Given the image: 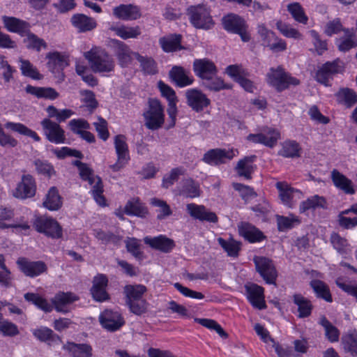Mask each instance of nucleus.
Instances as JSON below:
<instances>
[{"label": "nucleus", "instance_id": "f257e3e1", "mask_svg": "<svg viewBox=\"0 0 357 357\" xmlns=\"http://www.w3.org/2000/svg\"><path fill=\"white\" fill-rule=\"evenodd\" d=\"M24 298L46 312H51L53 307L58 312H67L68 305L78 300V297L70 292L56 294L52 301V304L37 294L26 293L24 294Z\"/></svg>", "mask_w": 357, "mask_h": 357}, {"label": "nucleus", "instance_id": "f03ea898", "mask_svg": "<svg viewBox=\"0 0 357 357\" xmlns=\"http://www.w3.org/2000/svg\"><path fill=\"white\" fill-rule=\"evenodd\" d=\"M84 56L88 61L91 70L94 73H110L114 70V59L102 48L93 47L91 50L84 52Z\"/></svg>", "mask_w": 357, "mask_h": 357}, {"label": "nucleus", "instance_id": "7ed1b4c3", "mask_svg": "<svg viewBox=\"0 0 357 357\" xmlns=\"http://www.w3.org/2000/svg\"><path fill=\"white\" fill-rule=\"evenodd\" d=\"M146 291V287L142 284H128L124 287L126 303L130 311L135 314H142L146 310V301L142 299Z\"/></svg>", "mask_w": 357, "mask_h": 357}, {"label": "nucleus", "instance_id": "20e7f679", "mask_svg": "<svg viewBox=\"0 0 357 357\" xmlns=\"http://www.w3.org/2000/svg\"><path fill=\"white\" fill-rule=\"evenodd\" d=\"M145 126L152 130H158L165 122L164 109L160 102L157 99H149V107L144 112Z\"/></svg>", "mask_w": 357, "mask_h": 357}, {"label": "nucleus", "instance_id": "39448f33", "mask_svg": "<svg viewBox=\"0 0 357 357\" xmlns=\"http://www.w3.org/2000/svg\"><path fill=\"white\" fill-rule=\"evenodd\" d=\"M267 81L279 92L288 89L291 85L297 86L300 84L299 79L291 76L280 66L271 69L267 74Z\"/></svg>", "mask_w": 357, "mask_h": 357}, {"label": "nucleus", "instance_id": "423d86ee", "mask_svg": "<svg viewBox=\"0 0 357 357\" xmlns=\"http://www.w3.org/2000/svg\"><path fill=\"white\" fill-rule=\"evenodd\" d=\"M190 22L197 29H209L214 22L209 10L203 4L191 6L187 9Z\"/></svg>", "mask_w": 357, "mask_h": 357}, {"label": "nucleus", "instance_id": "0eeeda50", "mask_svg": "<svg viewBox=\"0 0 357 357\" xmlns=\"http://www.w3.org/2000/svg\"><path fill=\"white\" fill-rule=\"evenodd\" d=\"M79 170V174L81 178L87 181L90 185H93L92 187V195L96 202L102 206L106 205V200L102 195L103 193V184L101 178L99 176H94L92 170L85 164L82 166Z\"/></svg>", "mask_w": 357, "mask_h": 357}, {"label": "nucleus", "instance_id": "6e6552de", "mask_svg": "<svg viewBox=\"0 0 357 357\" xmlns=\"http://www.w3.org/2000/svg\"><path fill=\"white\" fill-rule=\"evenodd\" d=\"M222 21L225 29L238 34L243 42H248L250 40V34L248 31V25L240 16L232 13L229 14L225 16Z\"/></svg>", "mask_w": 357, "mask_h": 357}, {"label": "nucleus", "instance_id": "1a4fd4ad", "mask_svg": "<svg viewBox=\"0 0 357 357\" xmlns=\"http://www.w3.org/2000/svg\"><path fill=\"white\" fill-rule=\"evenodd\" d=\"M343 70L344 63L340 59H337L333 61H328L317 71L315 79L325 86H330L329 79L332 78L333 75L342 73Z\"/></svg>", "mask_w": 357, "mask_h": 357}, {"label": "nucleus", "instance_id": "9d476101", "mask_svg": "<svg viewBox=\"0 0 357 357\" xmlns=\"http://www.w3.org/2000/svg\"><path fill=\"white\" fill-rule=\"evenodd\" d=\"M280 138V132L272 128H264L261 132L257 134H250L247 139L253 143H259L264 146L273 148Z\"/></svg>", "mask_w": 357, "mask_h": 357}, {"label": "nucleus", "instance_id": "9b49d317", "mask_svg": "<svg viewBox=\"0 0 357 357\" xmlns=\"http://www.w3.org/2000/svg\"><path fill=\"white\" fill-rule=\"evenodd\" d=\"M41 126L44 135L50 142L55 144L65 143V131L58 123L46 118L41 121Z\"/></svg>", "mask_w": 357, "mask_h": 357}, {"label": "nucleus", "instance_id": "f8f14e48", "mask_svg": "<svg viewBox=\"0 0 357 357\" xmlns=\"http://www.w3.org/2000/svg\"><path fill=\"white\" fill-rule=\"evenodd\" d=\"M254 262L257 271L268 284H275L277 272L271 260L264 257H255Z\"/></svg>", "mask_w": 357, "mask_h": 357}, {"label": "nucleus", "instance_id": "ddd939ff", "mask_svg": "<svg viewBox=\"0 0 357 357\" xmlns=\"http://www.w3.org/2000/svg\"><path fill=\"white\" fill-rule=\"evenodd\" d=\"M102 326L107 331H115L125 323L121 314L117 311L105 310L99 316Z\"/></svg>", "mask_w": 357, "mask_h": 357}, {"label": "nucleus", "instance_id": "4468645a", "mask_svg": "<svg viewBox=\"0 0 357 357\" xmlns=\"http://www.w3.org/2000/svg\"><path fill=\"white\" fill-rule=\"evenodd\" d=\"M114 145L118 160L115 164L109 167L113 171L117 172L123 168L129 160L128 148L126 142V137L123 135H116L114 139Z\"/></svg>", "mask_w": 357, "mask_h": 357}, {"label": "nucleus", "instance_id": "2eb2a0df", "mask_svg": "<svg viewBox=\"0 0 357 357\" xmlns=\"http://www.w3.org/2000/svg\"><path fill=\"white\" fill-rule=\"evenodd\" d=\"M36 191V184L34 178L29 174L23 175L21 181L17 184L13 195L20 199L33 197Z\"/></svg>", "mask_w": 357, "mask_h": 357}, {"label": "nucleus", "instance_id": "dca6fc26", "mask_svg": "<svg viewBox=\"0 0 357 357\" xmlns=\"http://www.w3.org/2000/svg\"><path fill=\"white\" fill-rule=\"evenodd\" d=\"M185 96L188 105L197 112L202 111L211 104V100L198 89L188 90Z\"/></svg>", "mask_w": 357, "mask_h": 357}, {"label": "nucleus", "instance_id": "f3484780", "mask_svg": "<svg viewBox=\"0 0 357 357\" xmlns=\"http://www.w3.org/2000/svg\"><path fill=\"white\" fill-rule=\"evenodd\" d=\"M193 70L202 82L211 76L216 75L218 72L215 63L207 59H195L193 62Z\"/></svg>", "mask_w": 357, "mask_h": 357}, {"label": "nucleus", "instance_id": "a211bd4d", "mask_svg": "<svg viewBox=\"0 0 357 357\" xmlns=\"http://www.w3.org/2000/svg\"><path fill=\"white\" fill-rule=\"evenodd\" d=\"M245 291L248 300L255 308L263 310L266 307L263 287L251 284L245 286Z\"/></svg>", "mask_w": 357, "mask_h": 357}, {"label": "nucleus", "instance_id": "6ab92c4d", "mask_svg": "<svg viewBox=\"0 0 357 357\" xmlns=\"http://www.w3.org/2000/svg\"><path fill=\"white\" fill-rule=\"evenodd\" d=\"M234 156V153L232 150L214 149L208 151L204 155L202 160L209 165H219L231 160Z\"/></svg>", "mask_w": 357, "mask_h": 357}, {"label": "nucleus", "instance_id": "aec40b11", "mask_svg": "<svg viewBox=\"0 0 357 357\" xmlns=\"http://www.w3.org/2000/svg\"><path fill=\"white\" fill-rule=\"evenodd\" d=\"M17 264L20 271L26 276L36 277L46 270V265L42 261H30L24 257L19 258Z\"/></svg>", "mask_w": 357, "mask_h": 357}, {"label": "nucleus", "instance_id": "412c9836", "mask_svg": "<svg viewBox=\"0 0 357 357\" xmlns=\"http://www.w3.org/2000/svg\"><path fill=\"white\" fill-rule=\"evenodd\" d=\"M113 14L122 20H135L142 16L139 8L132 4H121L115 7Z\"/></svg>", "mask_w": 357, "mask_h": 357}, {"label": "nucleus", "instance_id": "4be33fe9", "mask_svg": "<svg viewBox=\"0 0 357 357\" xmlns=\"http://www.w3.org/2000/svg\"><path fill=\"white\" fill-rule=\"evenodd\" d=\"M107 282L108 280L103 274H99L94 277L91 291L96 301L102 302L108 298V294L106 291Z\"/></svg>", "mask_w": 357, "mask_h": 357}, {"label": "nucleus", "instance_id": "5701e85b", "mask_svg": "<svg viewBox=\"0 0 357 357\" xmlns=\"http://www.w3.org/2000/svg\"><path fill=\"white\" fill-rule=\"evenodd\" d=\"M115 54L121 66L126 67L131 63L132 56L135 52H132L129 46L122 41L114 40Z\"/></svg>", "mask_w": 357, "mask_h": 357}, {"label": "nucleus", "instance_id": "b1692460", "mask_svg": "<svg viewBox=\"0 0 357 357\" xmlns=\"http://www.w3.org/2000/svg\"><path fill=\"white\" fill-rule=\"evenodd\" d=\"M187 209L190 215L200 221H208L215 222L218 221L216 214L202 205L189 204L187 205Z\"/></svg>", "mask_w": 357, "mask_h": 357}, {"label": "nucleus", "instance_id": "393cba45", "mask_svg": "<svg viewBox=\"0 0 357 357\" xmlns=\"http://www.w3.org/2000/svg\"><path fill=\"white\" fill-rule=\"evenodd\" d=\"M144 241L151 248L165 253L169 252L174 247V241L163 235L155 237L146 236Z\"/></svg>", "mask_w": 357, "mask_h": 357}, {"label": "nucleus", "instance_id": "a878e982", "mask_svg": "<svg viewBox=\"0 0 357 357\" xmlns=\"http://www.w3.org/2000/svg\"><path fill=\"white\" fill-rule=\"evenodd\" d=\"M190 72L181 66H175L169 72V76L177 86L184 87L193 83L194 79Z\"/></svg>", "mask_w": 357, "mask_h": 357}, {"label": "nucleus", "instance_id": "bb28decb", "mask_svg": "<svg viewBox=\"0 0 357 357\" xmlns=\"http://www.w3.org/2000/svg\"><path fill=\"white\" fill-rule=\"evenodd\" d=\"M46 58L49 59L47 66L54 74H62L63 70L68 66V58L58 52H49Z\"/></svg>", "mask_w": 357, "mask_h": 357}, {"label": "nucleus", "instance_id": "cd10ccee", "mask_svg": "<svg viewBox=\"0 0 357 357\" xmlns=\"http://www.w3.org/2000/svg\"><path fill=\"white\" fill-rule=\"evenodd\" d=\"M5 27L10 32L17 33L21 36H25L30 30V24L23 20L14 17H3Z\"/></svg>", "mask_w": 357, "mask_h": 357}, {"label": "nucleus", "instance_id": "c85d7f7f", "mask_svg": "<svg viewBox=\"0 0 357 357\" xmlns=\"http://www.w3.org/2000/svg\"><path fill=\"white\" fill-rule=\"evenodd\" d=\"M331 179L334 185L345 194L354 195L355 190L352 181L337 169L331 172Z\"/></svg>", "mask_w": 357, "mask_h": 357}, {"label": "nucleus", "instance_id": "c756f323", "mask_svg": "<svg viewBox=\"0 0 357 357\" xmlns=\"http://www.w3.org/2000/svg\"><path fill=\"white\" fill-rule=\"evenodd\" d=\"M256 156L253 155L245 157L243 159L239 160L236 167L238 175L248 180L251 179L252 174L255 169V166L253 165Z\"/></svg>", "mask_w": 357, "mask_h": 357}, {"label": "nucleus", "instance_id": "7c9ffc66", "mask_svg": "<svg viewBox=\"0 0 357 357\" xmlns=\"http://www.w3.org/2000/svg\"><path fill=\"white\" fill-rule=\"evenodd\" d=\"M238 232L241 236L250 243L260 242L264 238L263 233L252 225H240Z\"/></svg>", "mask_w": 357, "mask_h": 357}, {"label": "nucleus", "instance_id": "2f4dec72", "mask_svg": "<svg viewBox=\"0 0 357 357\" xmlns=\"http://www.w3.org/2000/svg\"><path fill=\"white\" fill-rule=\"evenodd\" d=\"M218 242L228 257L236 258L241 250V243L229 237L227 239L218 238Z\"/></svg>", "mask_w": 357, "mask_h": 357}, {"label": "nucleus", "instance_id": "473e14b6", "mask_svg": "<svg viewBox=\"0 0 357 357\" xmlns=\"http://www.w3.org/2000/svg\"><path fill=\"white\" fill-rule=\"evenodd\" d=\"M62 204V197L59 190L56 187H52L46 195L43 206L50 211H57L61 208Z\"/></svg>", "mask_w": 357, "mask_h": 357}, {"label": "nucleus", "instance_id": "72a5a7b5", "mask_svg": "<svg viewBox=\"0 0 357 357\" xmlns=\"http://www.w3.org/2000/svg\"><path fill=\"white\" fill-rule=\"evenodd\" d=\"M63 349L69 352L72 357H91L92 348L87 344L68 342Z\"/></svg>", "mask_w": 357, "mask_h": 357}, {"label": "nucleus", "instance_id": "f704fd0d", "mask_svg": "<svg viewBox=\"0 0 357 357\" xmlns=\"http://www.w3.org/2000/svg\"><path fill=\"white\" fill-rule=\"evenodd\" d=\"M124 212L128 215H133L141 218H145L149 211L140 202L138 197L130 199L124 207Z\"/></svg>", "mask_w": 357, "mask_h": 357}, {"label": "nucleus", "instance_id": "c9c22d12", "mask_svg": "<svg viewBox=\"0 0 357 357\" xmlns=\"http://www.w3.org/2000/svg\"><path fill=\"white\" fill-rule=\"evenodd\" d=\"M293 301L297 306L298 317L299 318L307 317L311 314L312 304L310 300L303 295L297 294L294 295Z\"/></svg>", "mask_w": 357, "mask_h": 357}, {"label": "nucleus", "instance_id": "e433bc0d", "mask_svg": "<svg viewBox=\"0 0 357 357\" xmlns=\"http://www.w3.org/2000/svg\"><path fill=\"white\" fill-rule=\"evenodd\" d=\"M344 36L338 39V50L340 52H347L357 46L356 33L354 29L344 30Z\"/></svg>", "mask_w": 357, "mask_h": 357}, {"label": "nucleus", "instance_id": "4c0bfd02", "mask_svg": "<svg viewBox=\"0 0 357 357\" xmlns=\"http://www.w3.org/2000/svg\"><path fill=\"white\" fill-rule=\"evenodd\" d=\"M71 21L73 24L81 32L91 31L97 25L93 19L84 14H77L73 15Z\"/></svg>", "mask_w": 357, "mask_h": 357}, {"label": "nucleus", "instance_id": "58836bf2", "mask_svg": "<svg viewBox=\"0 0 357 357\" xmlns=\"http://www.w3.org/2000/svg\"><path fill=\"white\" fill-rule=\"evenodd\" d=\"M26 92L36 96L38 98H46L50 100H55L59 96V93L51 87H38L27 85Z\"/></svg>", "mask_w": 357, "mask_h": 357}, {"label": "nucleus", "instance_id": "ea45409f", "mask_svg": "<svg viewBox=\"0 0 357 357\" xmlns=\"http://www.w3.org/2000/svg\"><path fill=\"white\" fill-rule=\"evenodd\" d=\"M110 30L114 31L118 36L123 40L137 38L142 33L139 26H128L121 25L120 26H111Z\"/></svg>", "mask_w": 357, "mask_h": 357}, {"label": "nucleus", "instance_id": "a19ab883", "mask_svg": "<svg viewBox=\"0 0 357 357\" xmlns=\"http://www.w3.org/2000/svg\"><path fill=\"white\" fill-rule=\"evenodd\" d=\"M181 35L174 34L160 39V43L165 52H170L183 49L181 45Z\"/></svg>", "mask_w": 357, "mask_h": 357}, {"label": "nucleus", "instance_id": "79ce46f5", "mask_svg": "<svg viewBox=\"0 0 357 357\" xmlns=\"http://www.w3.org/2000/svg\"><path fill=\"white\" fill-rule=\"evenodd\" d=\"M342 344L344 350L353 356H357V331L351 330L342 337Z\"/></svg>", "mask_w": 357, "mask_h": 357}, {"label": "nucleus", "instance_id": "37998d69", "mask_svg": "<svg viewBox=\"0 0 357 357\" xmlns=\"http://www.w3.org/2000/svg\"><path fill=\"white\" fill-rule=\"evenodd\" d=\"M134 57L139 62L142 70L148 75H155L158 73L155 61L150 56H144L139 53H135Z\"/></svg>", "mask_w": 357, "mask_h": 357}, {"label": "nucleus", "instance_id": "c03bdc74", "mask_svg": "<svg viewBox=\"0 0 357 357\" xmlns=\"http://www.w3.org/2000/svg\"><path fill=\"white\" fill-rule=\"evenodd\" d=\"M331 241L337 252L344 257L351 252V246L347 243V241L342 238L338 234L333 233L331 236Z\"/></svg>", "mask_w": 357, "mask_h": 357}, {"label": "nucleus", "instance_id": "a18cd8bd", "mask_svg": "<svg viewBox=\"0 0 357 357\" xmlns=\"http://www.w3.org/2000/svg\"><path fill=\"white\" fill-rule=\"evenodd\" d=\"M340 103H344L347 107H351L357 102V95L349 88H342L335 94Z\"/></svg>", "mask_w": 357, "mask_h": 357}, {"label": "nucleus", "instance_id": "49530a36", "mask_svg": "<svg viewBox=\"0 0 357 357\" xmlns=\"http://www.w3.org/2000/svg\"><path fill=\"white\" fill-rule=\"evenodd\" d=\"M22 74L33 79H42L43 76L38 72V69L29 61L22 58L19 59Z\"/></svg>", "mask_w": 357, "mask_h": 357}, {"label": "nucleus", "instance_id": "de8ad7c7", "mask_svg": "<svg viewBox=\"0 0 357 357\" xmlns=\"http://www.w3.org/2000/svg\"><path fill=\"white\" fill-rule=\"evenodd\" d=\"M35 226L38 232L43 233L48 237L59 238L62 236L61 225H35Z\"/></svg>", "mask_w": 357, "mask_h": 357}, {"label": "nucleus", "instance_id": "09e8293b", "mask_svg": "<svg viewBox=\"0 0 357 357\" xmlns=\"http://www.w3.org/2000/svg\"><path fill=\"white\" fill-rule=\"evenodd\" d=\"M301 147L298 143L295 141H287L282 144L280 155L285 158L300 157Z\"/></svg>", "mask_w": 357, "mask_h": 357}, {"label": "nucleus", "instance_id": "8fccbe9b", "mask_svg": "<svg viewBox=\"0 0 357 357\" xmlns=\"http://www.w3.org/2000/svg\"><path fill=\"white\" fill-rule=\"evenodd\" d=\"M310 285L318 298H321L326 302H332L329 289L323 282L317 280H312Z\"/></svg>", "mask_w": 357, "mask_h": 357}, {"label": "nucleus", "instance_id": "3c124183", "mask_svg": "<svg viewBox=\"0 0 357 357\" xmlns=\"http://www.w3.org/2000/svg\"><path fill=\"white\" fill-rule=\"evenodd\" d=\"M287 10L291 13L293 18L298 22L306 24L308 17L305 13L304 9L299 3H292L287 6Z\"/></svg>", "mask_w": 357, "mask_h": 357}, {"label": "nucleus", "instance_id": "603ef678", "mask_svg": "<svg viewBox=\"0 0 357 357\" xmlns=\"http://www.w3.org/2000/svg\"><path fill=\"white\" fill-rule=\"evenodd\" d=\"M202 85L208 90L213 91H219L225 89H231V85L225 84L224 81L216 75L211 76L209 79L202 82Z\"/></svg>", "mask_w": 357, "mask_h": 357}, {"label": "nucleus", "instance_id": "864d4df0", "mask_svg": "<svg viewBox=\"0 0 357 357\" xmlns=\"http://www.w3.org/2000/svg\"><path fill=\"white\" fill-rule=\"evenodd\" d=\"M320 324L325 330V335L331 342H338L340 337L339 330L333 326L326 317H322Z\"/></svg>", "mask_w": 357, "mask_h": 357}, {"label": "nucleus", "instance_id": "5fc2aeb1", "mask_svg": "<svg viewBox=\"0 0 357 357\" xmlns=\"http://www.w3.org/2000/svg\"><path fill=\"white\" fill-rule=\"evenodd\" d=\"M33 335L42 342L51 344L52 342L59 340V336L54 334L53 331L47 327H40L33 331Z\"/></svg>", "mask_w": 357, "mask_h": 357}, {"label": "nucleus", "instance_id": "6e6d98bb", "mask_svg": "<svg viewBox=\"0 0 357 357\" xmlns=\"http://www.w3.org/2000/svg\"><path fill=\"white\" fill-rule=\"evenodd\" d=\"M5 127L22 135L29 136L36 142H39L40 139L35 131H33L22 123L8 122L5 124Z\"/></svg>", "mask_w": 357, "mask_h": 357}, {"label": "nucleus", "instance_id": "4d7b16f0", "mask_svg": "<svg viewBox=\"0 0 357 357\" xmlns=\"http://www.w3.org/2000/svg\"><path fill=\"white\" fill-rule=\"evenodd\" d=\"M326 204V202L324 197L314 195L301 203L300 206V211L303 213L309 209L315 208L317 207L324 208L325 207Z\"/></svg>", "mask_w": 357, "mask_h": 357}, {"label": "nucleus", "instance_id": "13d9d810", "mask_svg": "<svg viewBox=\"0 0 357 357\" xmlns=\"http://www.w3.org/2000/svg\"><path fill=\"white\" fill-rule=\"evenodd\" d=\"M182 193L189 197H197L200 195L199 185L192 178L183 181Z\"/></svg>", "mask_w": 357, "mask_h": 357}, {"label": "nucleus", "instance_id": "bf43d9fd", "mask_svg": "<svg viewBox=\"0 0 357 357\" xmlns=\"http://www.w3.org/2000/svg\"><path fill=\"white\" fill-rule=\"evenodd\" d=\"M276 187L279 190V196L282 202L291 206L290 203L293 197L294 188L289 186V185L284 182H278Z\"/></svg>", "mask_w": 357, "mask_h": 357}, {"label": "nucleus", "instance_id": "052dcab7", "mask_svg": "<svg viewBox=\"0 0 357 357\" xmlns=\"http://www.w3.org/2000/svg\"><path fill=\"white\" fill-rule=\"evenodd\" d=\"M195 321L208 329L215 331L222 337L225 338L227 336L221 326L213 319L195 318Z\"/></svg>", "mask_w": 357, "mask_h": 357}, {"label": "nucleus", "instance_id": "680f3d73", "mask_svg": "<svg viewBox=\"0 0 357 357\" xmlns=\"http://www.w3.org/2000/svg\"><path fill=\"white\" fill-rule=\"evenodd\" d=\"M26 41L28 43V48L36 50L38 52H40L41 48L46 49L47 47V45L45 41L38 38L36 35L31 33L30 30L29 33H26Z\"/></svg>", "mask_w": 357, "mask_h": 357}, {"label": "nucleus", "instance_id": "e2e57ef3", "mask_svg": "<svg viewBox=\"0 0 357 357\" xmlns=\"http://www.w3.org/2000/svg\"><path fill=\"white\" fill-rule=\"evenodd\" d=\"M151 204L159 208L158 211V218L159 220H162L165 217L169 216L172 214V210L165 201L158 198H152L151 199Z\"/></svg>", "mask_w": 357, "mask_h": 357}, {"label": "nucleus", "instance_id": "0e129e2a", "mask_svg": "<svg viewBox=\"0 0 357 357\" xmlns=\"http://www.w3.org/2000/svg\"><path fill=\"white\" fill-rule=\"evenodd\" d=\"M276 26L278 29L280 31V33L287 38H293L298 39L301 37V34L299 33L298 30L292 28L289 25L282 22V21H278L276 23Z\"/></svg>", "mask_w": 357, "mask_h": 357}, {"label": "nucleus", "instance_id": "69168bd1", "mask_svg": "<svg viewBox=\"0 0 357 357\" xmlns=\"http://www.w3.org/2000/svg\"><path fill=\"white\" fill-rule=\"evenodd\" d=\"M339 217L340 223H357V204L350 209L342 211Z\"/></svg>", "mask_w": 357, "mask_h": 357}, {"label": "nucleus", "instance_id": "338daca9", "mask_svg": "<svg viewBox=\"0 0 357 357\" xmlns=\"http://www.w3.org/2000/svg\"><path fill=\"white\" fill-rule=\"evenodd\" d=\"M126 248L129 252H130L137 259H141L142 258V252L140 250V241L135 238H129L126 241Z\"/></svg>", "mask_w": 357, "mask_h": 357}, {"label": "nucleus", "instance_id": "774afa93", "mask_svg": "<svg viewBox=\"0 0 357 357\" xmlns=\"http://www.w3.org/2000/svg\"><path fill=\"white\" fill-rule=\"evenodd\" d=\"M93 125L99 137L104 141L107 140L109 136L107 121L102 117H98V122H95Z\"/></svg>", "mask_w": 357, "mask_h": 357}]
</instances>
